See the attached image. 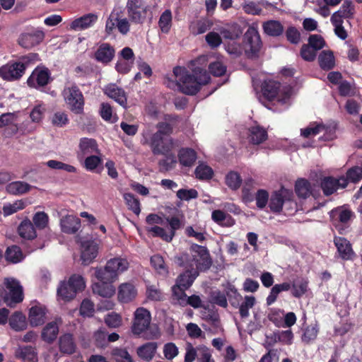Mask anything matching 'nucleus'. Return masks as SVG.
I'll use <instances>...</instances> for the list:
<instances>
[{
	"label": "nucleus",
	"instance_id": "1",
	"mask_svg": "<svg viewBox=\"0 0 362 362\" xmlns=\"http://www.w3.org/2000/svg\"><path fill=\"white\" fill-rule=\"evenodd\" d=\"M198 61L191 62L192 73L185 67H175L173 74L177 82L175 84L172 83V86H177L180 92L186 95H193L200 90L202 86L207 84L210 76L205 69L195 66Z\"/></svg>",
	"mask_w": 362,
	"mask_h": 362
},
{
	"label": "nucleus",
	"instance_id": "2",
	"mask_svg": "<svg viewBox=\"0 0 362 362\" xmlns=\"http://www.w3.org/2000/svg\"><path fill=\"white\" fill-rule=\"evenodd\" d=\"M175 262L186 270L206 271L212 264L209 250L206 247L192 244L189 252L181 254L175 257Z\"/></svg>",
	"mask_w": 362,
	"mask_h": 362
},
{
	"label": "nucleus",
	"instance_id": "3",
	"mask_svg": "<svg viewBox=\"0 0 362 362\" xmlns=\"http://www.w3.org/2000/svg\"><path fill=\"white\" fill-rule=\"evenodd\" d=\"M37 54L30 53L22 57L18 62L7 64L0 67V77L6 81L19 79L25 72L26 68L37 59Z\"/></svg>",
	"mask_w": 362,
	"mask_h": 362
},
{
	"label": "nucleus",
	"instance_id": "4",
	"mask_svg": "<svg viewBox=\"0 0 362 362\" xmlns=\"http://www.w3.org/2000/svg\"><path fill=\"white\" fill-rule=\"evenodd\" d=\"M129 267V262L126 259L115 257L108 260L104 269L95 268V276L97 279L106 281H115L118 275L126 271Z\"/></svg>",
	"mask_w": 362,
	"mask_h": 362
},
{
	"label": "nucleus",
	"instance_id": "5",
	"mask_svg": "<svg viewBox=\"0 0 362 362\" xmlns=\"http://www.w3.org/2000/svg\"><path fill=\"white\" fill-rule=\"evenodd\" d=\"M130 21L124 16L122 7H115L106 21L105 32L110 35L117 28L122 35H127L130 30Z\"/></svg>",
	"mask_w": 362,
	"mask_h": 362
},
{
	"label": "nucleus",
	"instance_id": "6",
	"mask_svg": "<svg viewBox=\"0 0 362 362\" xmlns=\"http://www.w3.org/2000/svg\"><path fill=\"white\" fill-rule=\"evenodd\" d=\"M63 95L71 112L77 115L83 112L84 98L77 86L72 85L65 88Z\"/></svg>",
	"mask_w": 362,
	"mask_h": 362
},
{
	"label": "nucleus",
	"instance_id": "7",
	"mask_svg": "<svg viewBox=\"0 0 362 362\" xmlns=\"http://www.w3.org/2000/svg\"><path fill=\"white\" fill-rule=\"evenodd\" d=\"M149 6L144 0H127L126 9L131 22L141 24L146 17Z\"/></svg>",
	"mask_w": 362,
	"mask_h": 362
},
{
	"label": "nucleus",
	"instance_id": "8",
	"mask_svg": "<svg viewBox=\"0 0 362 362\" xmlns=\"http://www.w3.org/2000/svg\"><path fill=\"white\" fill-rule=\"evenodd\" d=\"M5 284L8 291L4 296V302L10 308H13L23 300V288L19 281L11 278L6 279Z\"/></svg>",
	"mask_w": 362,
	"mask_h": 362
},
{
	"label": "nucleus",
	"instance_id": "9",
	"mask_svg": "<svg viewBox=\"0 0 362 362\" xmlns=\"http://www.w3.org/2000/svg\"><path fill=\"white\" fill-rule=\"evenodd\" d=\"M151 317L150 312L144 308H139L134 312L132 331L134 334L139 335L145 332L150 325Z\"/></svg>",
	"mask_w": 362,
	"mask_h": 362
},
{
	"label": "nucleus",
	"instance_id": "10",
	"mask_svg": "<svg viewBox=\"0 0 362 362\" xmlns=\"http://www.w3.org/2000/svg\"><path fill=\"white\" fill-rule=\"evenodd\" d=\"M150 146L155 155H167L173 148V143L168 137H161L159 134L151 136Z\"/></svg>",
	"mask_w": 362,
	"mask_h": 362
},
{
	"label": "nucleus",
	"instance_id": "11",
	"mask_svg": "<svg viewBox=\"0 0 362 362\" xmlns=\"http://www.w3.org/2000/svg\"><path fill=\"white\" fill-rule=\"evenodd\" d=\"M45 37V34L40 30H32L28 33H21L18 42L20 46L25 49H30L40 43Z\"/></svg>",
	"mask_w": 362,
	"mask_h": 362
},
{
	"label": "nucleus",
	"instance_id": "12",
	"mask_svg": "<svg viewBox=\"0 0 362 362\" xmlns=\"http://www.w3.org/2000/svg\"><path fill=\"white\" fill-rule=\"evenodd\" d=\"M348 185L347 180L344 176L339 178L333 177H325L321 181V188L325 195H330L338 189H344Z\"/></svg>",
	"mask_w": 362,
	"mask_h": 362
},
{
	"label": "nucleus",
	"instance_id": "13",
	"mask_svg": "<svg viewBox=\"0 0 362 362\" xmlns=\"http://www.w3.org/2000/svg\"><path fill=\"white\" fill-rule=\"evenodd\" d=\"M244 42L246 46L249 47V50H247L251 55L256 54L260 49L262 46V41L259 34L256 28L250 26L247 30L244 35Z\"/></svg>",
	"mask_w": 362,
	"mask_h": 362
},
{
	"label": "nucleus",
	"instance_id": "14",
	"mask_svg": "<svg viewBox=\"0 0 362 362\" xmlns=\"http://www.w3.org/2000/svg\"><path fill=\"white\" fill-rule=\"evenodd\" d=\"M293 196L291 191L281 188L274 192L270 198L269 208L272 211L279 213L282 210L283 204L286 201H290Z\"/></svg>",
	"mask_w": 362,
	"mask_h": 362
},
{
	"label": "nucleus",
	"instance_id": "15",
	"mask_svg": "<svg viewBox=\"0 0 362 362\" xmlns=\"http://www.w3.org/2000/svg\"><path fill=\"white\" fill-rule=\"evenodd\" d=\"M98 254V244L93 240L81 242V259L84 265L90 264Z\"/></svg>",
	"mask_w": 362,
	"mask_h": 362
},
{
	"label": "nucleus",
	"instance_id": "16",
	"mask_svg": "<svg viewBox=\"0 0 362 362\" xmlns=\"http://www.w3.org/2000/svg\"><path fill=\"white\" fill-rule=\"evenodd\" d=\"M50 73L47 68H36L28 79L30 87L45 86L49 81Z\"/></svg>",
	"mask_w": 362,
	"mask_h": 362
},
{
	"label": "nucleus",
	"instance_id": "17",
	"mask_svg": "<svg viewBox=\"0 0 362 362\" xmlns=\"http://www.w3.org/2000/svg\"><path fill=\"white\" fill-rule=\"evenodd\" d=\"M331 216L336 223L335 226L339 233H342L345 228L343 226H346L349 223L353 216V213L348 209L345 208H337L331 211Z\"/></svg>",
	"mask_w": 362,
	"mask_h": 362
},
{
	"label": "nucleus",
	"instance_id": "18",
	"mask_svg": "<svg viewBox=\"0 0 362 362\" xmlns=\"http://www.w3.org/2000/svg\"><path fill=\"white\" fill-rule=\"evenodd\" d=\"M61 230L66 234H75L81 228V219L74 215H66L60 219Z\"/></svg>",
	"mask_w": 362,
	"mask_h": 362
},
{
	"label": "nucleus",
	"instance_id": "19",
	"mask_svg": "<svg viewBox=\"0 0 362 362\" xmlns=\"http://www.w3.org/2000/svg\"><path fill=\"white\" fill-rule=\"evenodd\" d=\"M98 280L99 281L94 283L92 286L93 292L102 297H112L115 293V288L112 285L115 281H106L100 279H98Z\"/></svg>",
	"mask_w": 362,
	"mask_h": 362
},
{
	"label": "nucleus",
	"instance_id": "20",
	"mask_svg": "<svg viewBox=\"0 0 362 362\" xmlns=\"http://www.w3.org/2000/svg\"><path fill=\"white\" fill-rule=\"evenodd\" d=\"M355 14V6L351 1H344L339 9L335 11L330 20L343 21L344 19H351Z\"/></svg>",
	"mask_w": 362,
	"mask_h": 362
},
{
	"label": "nucleus",
	"instance_id": "21",
	"mask_svg": "<svg viewBox=\"0 0 362 362\" xmlns=\"http://www.w3.org/2000/svg\"><path fill=\"white\" fill-rule=\"evenodd\" d=\"M105 94L124 108L127 107V98L125 91L115 84H110L105 88Z\"/></svg>",
	"mask_w": 362,
	"mask_h": 362
},
{
	"label": "nucleus",
	"instance_id": "22",
	"mask_svg": "<svg viewBox=\"0 0 362 362\" xmlns=\"http://www.w3.org/2000/svg\"><path fill=\"white\" fill-rule=\"evenodd\" d=\"M268 138L267 130L259 125H255L248 129L247 139L250 144L259 145Z\"/></svg>",
	"mask_w": 362,
	"mask_h": 362
},
{
	"label": "nucleus",
	"instance_id": "23",
	"mask_svg": "<svg viewBox=\"0 0 362 362\" xmlns=\"http://www.w3.org/2000/svg\"><path fill=\"white\" fill-rule=\"evenodd\" d=\"M115 54V50L112 46L108 43H102L95 52V58L99 62L107 64L112 60Z\"/></svg>",
	"mask_w": 362,
	"mask_h": 362
},
{
	"label": "nucleus",
	"instance_id": "24",
	"mask_svg": "<svg viewBox=\"0 0 362 362\" xmlns=\"http://www.w3.org/2000/svg\"><path fill=\"white\" fill-rule=\"evenodd\" d=\"M46 308L42 305L31 307L29 311L28 320L32 327L42 325L46 319Z\"/></svg>",
	"mask_w": 362,
	"mask_h": 362
},
{
	"label": "nucleus",
	"instance_id": "25",
	"mask_svg": "<svg viewBox=\"0 0 362 362\" xmlns=\"http://www.w3.org/2000/svg\"><path fill=\"white\" fill-rule=\"evenodd\" d=\"M137 295V290L132 283H123L118 288V300L122 303L133 300Z\"/></svg>",
	"mask_w": 362,
	"mask_h": 362
},
{
	"label": "nucleus",
	"instance_id": "26",
	"mask_svg": "<svg viewBox=\"0 0 362 362\" xmlns=\"http://www.w3.org/2000/svg\"><path fill=\"white\" fill-rule=\"evenodd\" d=\"M281 84L273 80H265L262 84L263 96L269 101L273 100L279 94Z\"/></svg>",
	"mask_w": 362,
	"mask_h": 362
},
{
	"label": "nucleus",
	"instance_id": "27",
	"mask_svg": "<svg viewBox=\"0 0 362 362\" xmlns=\"http://www.w3.org/2000/svg\"><path fill=\"white\" fill-rule=\"evenodd\" d=\"M98 20V16L94 13L86 14L71 23V28L81 30L91 27Z\"/></svg>",
	"mask_w": 362,
	"mask_h": 362
},
{
	"label": "nucleus",
	"instance_id": "28",
	"mask_svg": "<svg viewBox=\"0 0 362 362\" xmlns=\"http://www.w3.org/2000/svg\"><path fill=\"white\" fill-rule=\"evenodd\" d=\"M198 275L199 272L194 269L185 270L177 277L176 283L174 286L181 287L182 289H188Z\"/></svg>",
	"mask_w": 362,
	"mask_h": 362
},
{
	"label": "nucleus",
	"instance_id": "29",
	"mask_svg": "<svg viewBox=\"0 0 362 362\" xmlns=\"http://www.w3.org/2000/svg\"><path fill=\"white\" fill-rule=\"evenodd\" d=\"M335 246L340 257L344 259H349L354 255L351 245L349 240L344 238L335 237L334 240Z\"/></svg>",
	"mask_w": 362,
	"mask_h": 362
},
{
	"label": "nucleus",
	"instance_id": "30",
	"mask_svg": "<svg viewBox=\"0 0 362 362\" xmlns=\"http://www.w3.org/2000/svg\"><path fill=\"white\" fill-rule=\"evenodd\" d=\"M18 232L19 235L24 239L33 240L37 237L35 226L29 219H25L20 223Z\"/></svg>",
	"mask_w": 362,
	"mask_h": 362
},
{
	"label": "nucleus",
	"instance_id": "31",
	"mask_svg": "<svg viewBox=\"0 0 362 362\" xmlns=\"http://www.w3.org/2000/svg\"><path fill=\"white\" fill-rule=\"evenodd\" d=\"M59 350L66 354H71L75 352L76 346L73 335L65 334L60 337L59 340Z\"/></svg>",
	"mask_w": 362,
	"mask_h": 362
},
{
	"label": "nucleus",
	"instance_id": "32",
	"mask_svg": "<svg viewBox=\"0 0 362 362\" xmlns=\"http://www.w3.org/2000/svg\"><path fill=\"white\" fill-rule=\"evenodd\" d=\"M158 345L156 342H148L137 349L138 356L143 360L150 361L153 358Z\"/></svg>",
	"mask_w": 362,
	"mask_h": 362
},
{
	"label": "nucleus",
	"instance_id": "33",
	"mask_svg": "<svg viewBox=\"0 0 362 362\" xmlns=\"http://www.w3.org/2000/svg\"><path fill=\"white\" fill-rule=\"evenodd\" d=\"M31 185L22 181H14L6 187V192L13 195H21L27 193L31 189Z\"/></svg>",
	"mask_w": 362,
	"mask_h": 362
},
{
	"label": "nucleus",
	"instance_id": "34",
	"mask_svg": "<svg viewBox=\"0 0 362 362\" xmlns=\"http://www.w3.org/2000/svg\"><path fill=\"white\" fill-rule=\"evenodd\" d=\"M59 333V327L55 322L47 323L42 331V339L47 343L53 342Z\"/></svg>",
	"mask_w": 362,
	"mask_h": 362
},
{
	"label": "nucleus",
	"instance_id": "35",
	"mask_svg": "<svg viewBox=\"0 0 362 362\" xmlns=\"http://www.w3.org/2000/svg\"><path fill=\"white\" fill-rule=\"evenodd\" d=\"M5 259L8 262L17 264L24 259V255L20 247L11 245L8 247L6 250Z\"/></svg>",
	"mask_w": 362,
	"mask_h": 362
},
{
	"label": "nucleus",
	"instance_id": "36",
	"mask_svg": "<svg viewBox=\"0 0 362 362\" xmlns=\"http://www.w3.org/2000/svg\"><path fill=\"white\" fill-rule=\"evenodd\" d=\"M263 30L267 35L276 37L283 33L284 27L278 21H269L264 23Z\"/></svg>",
	"mask_w": 362,
	"mask_h": 362
},
{
	"label": "nucleus",
	"instance_id": "37",
	"mask_svg": "<svg viewBox=\"0 0 362 362\" xmlns=\"http://www.w3.org/2000/svg\"><path fill=\"white\" fill-rule=\"evenodd\" d=\"M197 159L196 152L191 148H182L179 152V160L181 165L190 167Z\"/></svg>",
	"mask_w": 362,
	"mask_h": 362
},
{
	"label": "nucleus",
	"instance_id": "38",
	"mask_svg": "<svg viewBox=\"0 0 362 362\" xmlns=\"http://www.w3.org/2000/svg\"><path fill=\"white\" fill-rule=\"evenodd\" d=\"M295 190L298 197L302 199H306L312 193L310 183L305 179H300L296 181Z\"/></svg>",
	"mask_w": 362,
	"mask_h": 362
},
{
	"label": "nucleus",
	"instance_id": "39",
	"mask_svg": "<svg viewBox=\"0 0 362 362\" xmlns=\"http://www.w3.org/2000/svg\"><path fill=\"white\" fill-rule=\"evenodd\" d=\"M9 325L16 331L24 330L27 327L25 315L20 312H15L9 319Z\"/></svg>",
	"mask_w": 362,
	"mask_h": 362
},
{
	"label": "nucleus",
	"instance_id": "40",
	"mask_svg": "<svg viewBox=\"0 0 362 362\" xmlns=\"http://www.w3.org/2000/svg\"><path fill=\"white\" fill-rule=\"evenodd\" d=\"M320 66L324 70H330L334 66V57L331 51H322L319 57Z\"/></svg>",
	"mask_w": 362,
	"mask_h": 362
},
{
	"label": "nucleus",
	"instance_id": "41",
	"mask_svg": "<svg viewBox=\"0 0 362 362\" xmlns=\"http://www.w3.org/2000/svg\"><path fill=\"white\" fill-rule=\"evenodd\" d=\"M219 33L225 40L235 41L240 38L243 31L240 26L235 25L229 28H221L219 29Z\"/></svg>",
	"mask_w": 362,
	"mask_h": 362
},
{
	"label": "nucleus",
	"instance_id": "42",
	"mask_svg": "<svg viewBox=\"0 0 362 362\" xmlns=\"http://www.w3.org/2000/svg\"><path fill=\"white\" fill-rule=\"evenodd\" d=\"M57 294L64 300H70L76 294L75 290L68 282H62L57 288Z\"/></svg>",
	"mask_w": 362,
	"mask_h": 362
},
{
	"label": "nucleus",
	"instance_id": "43",
	"mask_svg": "<svg viewBox=\"0 0 362 362\" xmlns=\"http://www.w3.org/2000/svg\"><path fill=\"white\" fill-rule=\"evenodd\" d=\"M26 206L25 202L23 199L16 200L13 203H6L3 206L2 210L4 216L12 215Z\"/></svg>",
	"mask_w": 362,
	"mask_h": 362
},
{
	"label": "nucleus",
	"instance_id": "44",
	"mask_svg": "<svg viewBox=\"0 0 362 362\" xmlns=\"http://www.w3.org/2000/svg\"><path fill=\"white\" fill-rule=\"evenodd\" d=\"M172 12L166 9L160 16L158 25L162 33H168L172 26Z\"/></svg>",
	"mask_w": 362,
	"mask_h": 362
},
{
	"label": "nucleus",
	"instance_id": "45",
	"mask_svg": "<svg viewBox=\"0 0 362 362\" xmlns=\"http://www.w3.org/2000/svg\"><path fill=\"white\" fill-rule=\"evenodd\" d=\"M211 25L212 23L209 20H199L193 23L189 26V30L193 35H197L206 32L211 28Z\"/></svg>",
	"mask_w": 362,
	"mask_h": 362
},
{
	"label": "nucleus",
	"instance_id": "46",
	"mask_svg": "<svg viewBox=\"0 0 362 362\" xmlns=\"http://www.w3.org/2000/svg\"><path fill=\"white\" fill-rule=\"evenodd\" d=\"M308 289V281L300 279L293 282L292 285V295L296 298L303 296Z\"/></svg>",
	"mask_w": 362,
	"mask_h": 362
},
{
	"label": "nucleus",
	"instance_id": "47",
	"mask_svg": "<svg viewBox=\"0 0 362 362\" xmlns=\"http://www.w3.org/2000/svg\"><path fill=\"white\" fill-rule=\"evenodd\" d=\"M111 356L116 362H134L126 349L115 347L111 351Z\"/></svg>",
	"mask_w": 362,
	"mask_h": 362
},
{
	"label": "nucleus",
	"instance_id": "48",
	"mask_svg": "<svg viewBox=\"0 0 362 362\" xmlns=\"http://www.w3.org/2000/svg\"><path fill=\"white\" fill-rule=\"evenodd\" d=\"M255 304V298L252 296H246L244 301L240 303L239 313L242 318H246L249 316V310Z\"/></svg>",
	"mask_w": 362,
	"mask_h": 362
},
{
	"label": "nucleus",
	"instance_id": "49",
	"mask_svg": "<svg viewBox=\"0 0 362 362\" xmlns=\"http://www.w3.org/2000/svg\"><path fill=\"white\" fill-rule=\"evenodd\" d=\"M151 264L159 274L165 276L168 273L164 259L160 255H155L151 257Z\"/></svg>",
	"mask_w": 362,
	"mask_h": 362
},
{
	"label": "nucleus",
	"instance_id": "50",
	"mask_svg": "<svg viewBox=\"0 0 362 362\" xmlns=\"http://www.w3.org/2000/svg\"><path fill=\"white\" fill-rule=\"evenodd\" d=\"M32 223L37 229L42 230L47 227L49 217L44 211H38L34 214Z\"/></svg>",
	"mask_w": 362,
	"mask_h": 362
},
{
	"label": "nucleus",
	"instance_id": "51",
	"mask_svg": "<svg viewBox=\"0 0 362 362\" xmlns=\"http://www.w3.org/2000/svg\"><path fill=\"white\" fill-rule=\"evenodd\" d=\"M242 182L240 175L234 171H230L226 176V185L233 190L238 189Z\"/></svg>",
	"mask_w": 362,
	"mask_h": 362
},
{
	"label": "nucleus",
	"instance_id": "52",
	"mask_svg": "<svg viewBox=\"0 0 362 362\" xmlns=\"http://www.w3.org/2000/svg\"><path fill=\"white\" fill-rule=\"evenodd\" d=\"M124 199L128 209L132 211L136 215H139L141 212L140 202L132 194L126 193L124 194Z\"/></svg>",
	"mask_w": 362,
	"mask_h": 362
},
{
	"label": "nucleus",
	"instance_id": "53",
	"mask_svg": "<svg viewBox=\"0 0 362 362\" xmlns=\"http://www.w3.org/2000/svg\"><path fill=\"white\" fill-rule=\"evenodd\" d=\"M196 177L199 180H209L212 177L214 172L209 166L200 164L195 169Z\"/></svg>",
	"mask_w": 362,
	"mask_h": 362
},
{
	"label": "nucleus",
	"instance_id": "54",
	"mask_svg": "<svg viewBox=\"0 0 362 362\" xmlns=\"http://www.w3.org/2000/svg\"><path fill=\"white\" fill-rule=\"evenodd\" d=\"M226 294L231 305L234 308H238L243 298L237 289L234 286H230L227 288Z\"/></svg>",
	"mask_w": 362,
	"mask_h": 362
},
{
	"label": "nucleus",
	"instance_id": "55",
	"mask_svg": "<svg viewBox=\"0 0 362 362\" xmlns=\"http://www.w3.org/2000/svg\"><path fill=\"white\" fill-rule=\"evenodd\" d=\"M187 289H182V288L173 286L172 287L173 299L181 306H186V300L187 296L185 293Z\"/></svg>",
	"mask_w": 362,
	"mask_h": 362
},
{
	"label": "nucleus",
	"instance_id": "56",
	"mask_svg": "<svg viewBox=\"0 0 362 362\" xmlns=\"http://www.w3.org/2000/svg\"><path fill=\"white\" fill-rule=\"evenodd\" d=\"M79 147L84 153H92L97 150V144L94 139L84 138L80 141Z\"/></svg>",
	"mask_w": 362,
	"mask_h": 362
},
{
	"label": "nucleus",
	"instance_id": "57",
	"mask_svg": "<svg viewBox=\"0 0 362 362\" xmlns=\"http://www.w3.org/2000/svg\"><path fill=\"white\" fill-rule=\"evenodd\" d=\"M177 163V160L175 156L170 155L167 156L165 159L160 160L158 163L160 167V172H168L173 170L175 164Z\"/></svg>",
	"mask_w": 362,
	"mask_h": 362
},
{
	"label": "nucleus",
	"instance_id": "58",
	"mask_svg": "<svg viewBox=\"0 0 362 362\" xmlns=\"http://www.w3.org/2000/svg\"><path fill=\"white\" fill-rule=\"evenodd\" d=\"M149 232H151L153 233V235L155 237H160L163 240H165L166 242H171L173 238V233H167L164 228L160 227V226H153L151 227L148 230Z\"/></svg>",
	"mask_w": 362,
	"mask_h": 362
},
{
	"label": "nucleus",
	"instance_id": "59",
	"mask_svg": "<svg viewBox=\"0 0 362 362\" xmlns=\"http://www.w3.org/2000/svg\"><path fill=\"white\" fill-rule=\"evenodd\" d=\"M205 40L209 45V46L212 48H216L221 45L222 43V38L220 33L216 32H209L206 36Z\"/></svg>",
	"mask_w": 362,
	"mask_h": 362
},
{
	"label": "nucleus",
	"instance_id": "60",
	"mask_svg": "<svg viewBox=\"0 0 362 362\" xmlns=\"http://www.w3.org/2000/svg\"><path fill=\"white\" fill-rule=\"evenodd\" d=\"M20 356L24 360H28L33 362L37 361V354L35 349L32 346H23L20 349Z\"/></svg>",
	"mask_w": 362,
	"mask_h": 362
},
{
	"label": "nucleus",
	"instance_id": "61",
	"mask_svg": "<svg viewBox=\"0 0 362 362\" xmlns=\"http://www.w3.org/2000/svg\"><path fill=\"white\" fill-rule=\"evenodd\" d=\"M179 354V350L175 344L168 342L163 346V354L166 359L173 360Z\"/></svg>",
	"mask_w": 362,
	"mask_h": 362
},
{
	"label": "nucleus",
	"instance_id": "62",
	"mask_svg": "<svg viewBox=\"0 0 362 362\" xmlns=\"http://www.w3.org/2000/svg\"><path fill=\"white\" fill-rule=\"evenodd\" d=\"M317 51L308 45H303L300 49L302 58L308 62H313L316 57Z\"/></svg>",
	"mask_w": 362,
	"mask_h": 362
},
{
	"label": "nucleus",
	"instance_id": "63",
	"mask_svg": "<svg viewBox=\"0 0 362 362\" xmlns=\"http://www.w3.org/2000/svg\"><path fill=\"white\" fill-rule=\"evenodd\" d=\"M68 122V116L64 112H56L52 117V123L59 127H64Z\"/></svg>",
	"mask_w": 362,
	"mask_h": 362
},
{
	"label": "nucleus",
	"instance_id": "64",
	"mask_svg": "<svg viewBox=\"0 0 362 362\" xmlns=\"http://www.w3.org/2000/svg\"><path fill=\"white\" fill-rule=\"evenodd\" d=\"M346 179L351 182H356L362 179V168L355 166L350 168L346 173Z\"/></svg>",
	"mask_w": 362,
	"mask_h": 362
}]
</instances>
